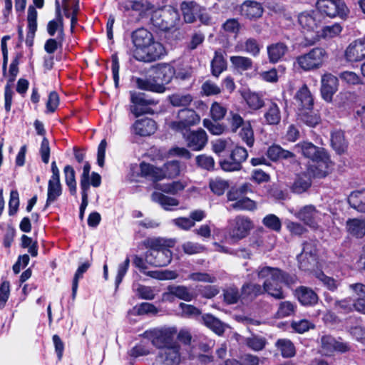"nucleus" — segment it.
Segmentation results:
<instances>
[{
    "label": "nucleus",
    "mask_w": 365,
    "mask_h": 365,
    "mask_svg": "<svg viewBox=\"0 0 365 365\" xmlns=\"http://www.w3.org/2000/svg\"><path fill=\"white\" fill-rule=\"evenodd\" d=\"M256 272L263 284L247 283L243 285L241 298L245 300H252L259 295L267 293L269 296L282 299L285 298L282 284L291 285L296 282V277L277 268L266 265L257 267Z\"/></svg>",
    "instance_id": "f257e3e1"
},
{
    "label": "nucleus",
    "mask_w": 365,
    "mask_h": 365,
    "mask_svg": "<svg viewBox=\"0 0 365 365\" xmlns=\"http://www.w3.org/2000/svg\"><path fill=\"white\" fill-rule=\"evenodd\" d=\"M294 150L312 160L313 165H310L309 173L314 176L323 178L332 170L334 165L324 148L317 147L312 143L303 142L297 144Z\"/></svg>",
    "instance_id": "f03ea898"
},
{
    "label": "nucleus",
    "mask_w": 365,
    "mask_h": 365,
    "mask_svg": "<svg viewBox=\"0 0 365 365\" xmlns=\"http://www.w3.org/2000/svg\"><path fill=\"white\" fill-rule=\"evenodd\" d=\"M175 241L173 239L162 237L148 238L145 245L148 249L145 254L147 263L155 267H164L172 260L170 247H174Z\"/></svg>",
    "instance_id": "7ed1b4c3"
},
{
    "label": "nucleus",
    "mask_w": 365,
    "mask_h": 365,
    "mask_svg": "<svg viewBox=\"0 0 365 365\" xmlns=\"http://www.w3.org/2000/svg\"><path fill=\"white\" fill-rule=\"evenodd\" d=\"M140 170L143 177L157 182L165 178H173L178 176L181 168L178 161L173 160L165 163L163 168H157L149 163H141Z\"/></svg>",
    "instance_id": "20e7f679"
},
{
    "label": "nucleus",
    "mask_w": 365,
    "mask_h": 365,
    "mask_svg": "<svg viewBox=\"0 0 365 365\" xmlns=\"http://www.w3.org/2000/svg\"><path fill=\"white\" fill-rule=\"evenodd\" d=\"M329 57L322 47H315L296 58L295 65L304 71L317 70L323 66Z\"/></svg>",
    "instance_id": "39448f33"
},
{
    "label": "nucleus",
    "mask_w": 365,
    "mask_h": 365,
    "mask_svg": "<svg viewBox=\"0 0 365 365\" xmlns=\"http://www.w3.org/2000/svg\"><path fill=\"white\" fill-rule=\"evenodd\" d=\"M177 329L175 327H164L147 330L143 336L150 341L151 344L158 349H164L174 344L175 341Z\"/></svg>",
    "instance_id": "423d86ee"
},
{
    "label": "nucleus",
    "mask_w": 365,
    "mask_h": 365,
    "mask_svg": "<svg viewBox=\"0 0 365 365\" xmlns=\"http://www.w3.org/2000/svg\"><path fill=\"white\" fill-rule=\"evenodd\" d=\"M319 13L314 11L302 12L298 16L299 24L302 27L305 38L310 43H314L319 39Z\"/></svg>",
    "instance_id": "0eeeda50"
},
{
    "label": "nucleus",
    "mask_w": 365,
    "mask_h": 365,
    "mask_svg": "<svg viewBox=\"0 0 365 365\" xmlns=\"http://www.w3.org/2000/svg\"><path fill=\"white\" fill-rule=\"evenodd\" d=\"M199 115L192 109H180L175 120L169 123L168 126L175 132L182 133L184 136L190 130V127L195 126L200 123Z\"/></svg>",
    "instance_id": "6e6552de"
},
{
    "label": "nucleus",
    "mask_w": 365,
    "mask_h": 365,
    "mask_svg": "<svg viewBox=\"0 0 365 365\" xmlns=\"http://www.w3.org/2000/svg\"><path fill=\"white\" fill-rule=\"evenodd\" d=\"M317 7L321 13L331 18H345L349 11L344 0H318Z\"/></svg>",
    "instance_id": "1a4fd4ad"
},
{
    "label": "nucleus",
    "mask_w": 365,
    "mask_h": 365,
    "mask_svg": "<svg viewBox=\"0 0 365 365\" xmlns=\"http://www.w3.org/2000/svg\"><path fill=\"white\" fill-rule=\"evenodd\" d=\"M252 221L247 217L237 216L230 222L229 235L234 240H240L252 229Z\"/></svg>",
    "instance_id": "9d476101"
},
{
    "label": "nucleus",
    "mask_w": 365,
    "mask_h": 365,
    "mask_svg": "<svg viewBox=\"0 0 365 365\" xmlns=\"http://www.w3.org/2000/svg\"><path fill=\"white\" fill-rule=\"evenodd\" d=\"M52 175L48 182V192L46 207L55 202L62 194V187L60 182V171L55 161L51 163Z\"/></svg>",
    "instance_id": "9b49d317"
},
{
    "label": "nucleus",
    "mask_w": 365,
    "mask_h": 365,
    "mask_svg": "<svg viewBox=\"0 0 365 365\" xmlns=\"http://www.w3.org/2000/svg\"><path fill=\"white\" fill-rule=\"evenodd\" d=\"M153 8V5L148 0H128L120 4V9L123 12L129 15H136L137 19L150 12Z\"/></svg>",
    "instance_id": "f8f14e48"
},
{
    "label": "nucleus",
    "mask_w": 365,
    "mask_h": 365,
    "mask_svg": "<svg viewBox=\"0 0 365 365\" xmlns=\"http://www.w3.org/2000/svg\"><path fill=\"white\" fill-rule=\"evenodd\" d=\"M248 156L247 151L242 147H236L231 153L229 159L220 162L221 168L225 171L232 172L240 170L242 168V163Z\"/></svg>",
    "instance_id": "ddd939ff"
},
{
    "label": "nucleus",
    "mask_w": 365,
    "mask_h": 365,
    "mask_svg": "<svg viewBox=\"0 0 365 365\" xmlns=\"http://www.w3.org/2000/svg\"><path fill=\"white\" fill-rule=\"evenodd\" d=\"M317 242L309 240L303 244L302 252L297 256L301 269L309 270L316 262Z\"/></svg>",
    "instance_id": "4468645a"
},
{
    "label": "nucleus",
    "mask_w": 365,
    "mask_h": 365,
    "mask_svg": "<svg viewBox=\"0 0 365 365\" xmlns=\"http://www.w3.org/2000/svg\"><path fill=\"white\" fill-rule=\"evenodd\" d=\"M346 61L356 63L365 58V36L351 42L344 51Z\"/></svg>",
    "instance_id": "2eb2a0df"
},
{
    "label": "nucleus",
    "mask_w": 365,
    "mask_h": 365,
    "mask_svg": "<svg viewBox=\"0 0 365 365\" xmlns=\"http://www.w3.org/2000/svg\"><path fill=\"white\" fill-rule=\"evenodd\" d=\"M130 100L133 103L130 106V112L135 117L149 113V108L147 106L157 103L153 99L147 98L142 93L130 92Z\"/></svg>",
    "instance_id": "dca6fc26"
},
{
    "label": "nucleus",
    "mask_w": 365,
    "mask_h": 365,
    "mask_svg": "<svg viewBox=\"0 0 365 365\" xmlns=\"http://www.w3.org/2000/svg\"><path fill=\"white\" fill-rule=\"evenodd\" d=\"M143 50L136 60L143 62H152L158 60L166 53L164 46L154 39Z\"/></svg>",
    "instance_id": "f3484780"
},
{
    "label": "nucleus",
    "mask_w": 365,
    "mask_h": 365,
    "mask_svg": "<svg viewBox=\"0 0 365 365\" xmlns=\"http://www.w3.org/2000/svg\"><path fill=\"white\" fill-rule=\"evenodd\" d=\"M339 79L331 73H325L321 79V95L322 98L330 103L332 101L334 95L338 91Z\"/></svg>",
    "instance_id": "a211bd4d"
},
{
    "label": "nucleus",
    "mask_w": 365,
    "mask_h": 365,
    "mask_svg": "<svg viewBox=\"0 0 365 365\" xmlns=\"http://www.w3.org/2000/svg\"><path fill=\"white\" fill-rule=\"evenodd\" d=\"M132 41L135 46L133 56L136 59L138 55L141 53L146 46L152 43L154 39L152 33L144 28L136 29L132 33Z\"/></svg>",
    "instance_id": "6ab92c4d"
},
{
    "label": "nucleus",
    "mask_w": 365,
    "mask_h": 365,
    "mask_svg": "<svg viewBox=\"0 0 365 365\" xmlns=\"http://www.w3.org/2000/svg\"><path fill=\"white\" fill-rule=\"evenodd\" d=\"M289 211L299 220L312 228H316L317 221L320 219L321 213L313 205H306L297 212Z\"/></svg>",
    "instance_id": "aec40b11"
},
{
    "label": "nucleus",
    "mask_w": 365,
    "mask_h": 365,
    "mask_svg": "<svg viewBox=\"0 0 365 365\" xmlns=\"http://www.w3.org/2000/svg\"><path fill=\"white\" fill-rule=\"evenodd\" d=\"M321 346L324 354H329L334 351L345 353L350 350L348 343L337 341L329 335L323 336L321 338Z\"/></svg>",
    "instance_id": "412c9836"
},
{
    "label": "nucleus",
    "mask_w": 365,
    "mask_h": 365,
    "mask_svg": "<svg viewBox=\"0 0 365 365\" xmlns=\"http://www.w3.org/2000/svg\"><path fill=\"white\" fill-rule=\"evenodd\" d=\"M175 297L190 302L194 298V294L188 288L182 285H172L168 287V292L163 293V299L172 302Z\"/></svg>",
    "instance_id": "4be33fe9"
},
{
    "label": "nucleus",
    "mask_w": 365,
    "mask_h": 365,
    "mask_svg": "<svg viewBox=\"0 0 365 365\" xmlns=\"http://www.w3.org/2000/svg\"><path fill=\"white\" fill-rule=\"evenodd\" d=\"M181 356L178 344H174L162 349L158 356V361L163 365H178Z\"/></svg>",
    "instance_id": "5701e85b"
},
{
    "label": "nucleus",
    "mask_w": 365,
    "mask_h": 365,
    "mask_svg": "<svg viewBox=\"0 0 365 365\" xmlns=\"http://www.w3.org/2000/svg\"><path fill=\"white\" fill-rule=\"evenodd\" d=\"M132 131L140 136H149L157 130L156 123L151 118H145L137 120L132 125Z\"/></svg>",
    "instance_id": "b1692460"
},
{
    "label": "nucleus",
    "mask_w": 365,
    "mask_h": 365,
    "mask_svg": "<svg viewBox=\"0 0 365 365\" xmlns=\"http://www.w3.org/2000/svg\"><path fill=\"white\" fill-rule=\"evenodd\" d=\"M236 52H245L254 57L259 56L261 51V46L258 41L254 38H247L239 41L235 46Z\"/></svg>",
    "instance_id": "393cba45"
},
{
    "label": "nucleus",
    "mask_w": 365,
    "mask_h": 365,
    "mask_svg": "<svg viewBox=\"0 0 365 365\" xmlns=\"http://www.w3.org/2000/svg\"><path fill=\"white\" fill-rule=\"evenodd\" d=\"M185 138L188 147L195 151L202 150L207 142V134L202 129L190 132Z\"/></svg>",
    "instance_id": "a878e982"
},
{
    "label": "nucleus",
    "mask_w": 365,
    "mask_h": 365,
    "mask_svg": "<svg viewBox=\"0 0 365 365\" xmlns=\"http://www.w3.org/2000/svg\"><path fill=\"white\" fill-rule=\"evenodd\" d=\"M175 75V68L170 64H160L154 69L153 76L156 81L163 86L169 83Z\"/></svg>",
    "instance_id": "bb28decb"
},
{
    "label": "nucleus",
    "mask_w": 365,
    "mask_h": 365,
    "mask_svg": "<svg viewBox=\"0 0 365 365\" xmlns=\"http://www.w3.org/2000/svg\"><path fill=\"white\" fill-rule=\"evenodd\" d=\"M241 15L249 19L259 18L263 14V7L259 2L245 1L240 7Z\"/></svg>",
    "instance_id": "cd10ccee"
},
{
    "label": "nucleus",
    "mask_w": 365,
    "mask_h": 365,
    "mask_svg": "<svg viewBox=\"0 0 365 365\" xmlns=\"http://www.w3.org/2000/svg\"><path fill=\"white\" fill-rule=\"evenodd\" d=\"M300 110H312L314 105V99L307 85H303L295 95Z\"/></svg>",
    "instance_id": "c85d7f7f"
},
{
    "label": "nucleus",
    "mask_w": 365,
    "mask_h": 365,
    "mask_svg": "<svg viewBox=\"0 0 365 365\" xmlns=\"http://www.w3.org/2000/svg\"><path fill=\"white\" fill-rule=\"evenodd\" d=\"M295 294L299 302L304 306H313L319 299L318 295L312 289L304 286L297 288Z\"/></svg>",
    "instance_id": "c756f323"
},
{
    "label": "nucleus",
    "mask_w": 365,
    "mask_h": 365,
    "mask_svg": "<svg viewBox=\"0 0 365 365\" xmlns=\"http://www.w3.org/2000/svg\"><path fill=\"white\" fill-rule=\"evenodd\" d=\"M27 22L28 31L26 43L27 46H31L37 30V11L33 6H29L28 9Z\"/></svg>",
    "instance_id": "7c9ffc66"
},
{
    "label": "nucleus",
    "mask_w": 365,
    "mask_h": 365,
    "mask_svg": "<svg viewBox=\"0 0 365 365\" xmlns=\"http://www.w3.org/2000/svg\"><path fill=\"white\" fill-rule=\"evenodd\" d=\"M263 116L264 124L269 125H278L281 121V110L279 106L275 102H270L267 106Z\"/></svg>",
    "instance_id": "2f4dec72"
},
{
    "label": "nucleus",
    "mask_w": 365,
    "mask_h": 365,
    "mask_svg": "<svg viewBox=\"0 0 365 365\" xmlns=\"http://www.w3.org/2000/svg\"><path fill=\"white\" fill-rule=\"evenodd\" d=\"M288 47L282 42L272 43L267 47L269 61L271 63L279 62L287 53Z\"/></svg>",
    "instance_id": "473e14b6"
},
{
    "label": "nucleus",
    "mask_w": 365,
    "mask_h": 365,
    "mask_svg": "<svg viewBox=\"0 0 365 365\" xmlns=\"http://www.w3.org/2000/svg\"><path fill=\"white\" fill-rule=\"evenodd\" d=\"M136 86L145 91H149L156 93H163L165 91V87L160 84L159 82H157L154 76L151 78H137L135 79Z\"/></svg>",
    "instance_id": "72a5a7b5"
},
{
    "label": "nucleus",
    "mask_w": 365,
    "mask_h": 365,
    "mask_svg": "<svg viewBox=\"0 0 365 365\" xmlns=\"http://www.w3.org/2000/svg\"><path fill=\"white\" fill-rule=\"evenodd\" d=\"M181 10L185 21L192 23L198 17L199 13L201 12V6L194 1L182 2Z\"/></svg>",
    "instance_id": "f704fd0d"
},
{
    "label": "nucleus",
    "mask_w": 365,
    "mask_h": 365,
    "mask_svg": "<svg viewBox=\"0 0 365 365\" xmlns=\"http://www.w3.org/2000/svg\"><path fill=\"white\" fill-rule=\"evenodd\" d=\"M47 32L51 36L65 38L63 17L59 11L56 17L48 23Z\"/></svg>",
    "instance_id": "c9c22d12"
},
{
    "label": "nucleus",
    "mask_w": 365,
    "mask_h": 365,
    "mask_svg": "<svg viewBox=\"0 0 365 365\" xmlns=\"http://www.w3.org/2000/svg\"><path fill=\"white\" fill-rule=\"evenodd\" d=\"M311 184L312 180L310 173H304L297 175L291 189L293 192L301 194L307 191L311 186Z\"/></svg>",
    "instance_id": "e433bc0d"
},
{
    "label": "nucleus",
    "mask_w": 365,
    "mask_h": 365,
    "mask_svg": "<svg viewBox=\"0 0 365 365\" xmlns=\"http://www.w3.org/2000/svg\"><path fill=\"white\" fill-rule=\"evenodd\" d=\"M348 232L357 238L365 235V220L357 218L349 219L346 222Z\"/></svg>",
    "instance_id": "4c0bfd02"
},
{
    "label": "nucleus",
    "mask_w": 365,
    "mask_h": 365,
    "mask_svg": "<svg viewBox=\"0 0 365 365\" xmlns=\"http://www.w3.org/2000/svg\"><path fill=\"white\" fill-rule=\"evenodd\" d=\"M348 202L354 209L365 212V190L352 192L348 197Z\"/></svg>",
    "instance_id": "58836bf2"
},
{
    "label": "nucleus",
    "mask_w": 365,
    "mask_h": 365,
    "mask_svg": "<svg viewBox=\"0 0 365 365\" xmlns=\"http://www.w3.org/2000/svg\"><path fill=\"white\" fill-rule=\"evenodd\" d=\"M152 200L159 203L166 210H171L173 207L179 205V201L177 199L166 196L158 192L152 194Z\"/></svg>",
    "instance_id": "ea45409f"
},
{
    "label": "nucleus",
    "mask_w": 365,
    "mask_h": 365,
    "mask_svg": "<svg viewBox=\"0 0 365 365\" xmlns=\"http://www.w3.org/2000/svg\"><path fill=\"white\" fill-rule=\"evenodd\" d=\"M212 75L218 77L227 68V62L221 51H216L211 62Z\"/></svg>",
    "instance_id": "a19ab883"
},
{
    "label": "nucleus",
    "mask_w": 365,
    "mask_h": 365,
    "mask_svg": "<svg viewBox=\"0 0 365 365\" xmlns=\"http://www.w3.org/2000/svg\"><path fill=\"white\" fill-rule=\"evenodd\" d=\"M230 62L235 69L241 72L252 69L253 66V61L250 58L242 56H231Z\"/></svg>",
    "instance_id": "79ce46f5"
},
{
    "label": "nucleus",
    "mask_w": 365,
    "mask_h": 365,
    "mask_svg": "<svg viewBox=\"0 0 365 365\" xmlns=\"http://www.w3.org/2000/svg\"><path fill=\"white\" fill-rule=\"evenodd\" d=\"M267 155L269 159L276 161L279 158L288 159L294 157V154L289 150H284L277 145L270 146L267 152Z\"/></svg>",
    "instance_id": "37998d69"
},
{
    "label": "nucleus",
    "mask_w": 365,
    "mask_h": 365,
    "mask_svg": "<svg viewBox=\"0 0 365 365\" xmlns=\"http://www.w3.org/2000/svg\"><path fill=\"white\" fill-rule=\"evenodd\" d=\"M331 143L332 148L339 154L344 153L346 148V142L341 130H336L331 133Z\"/></svg>",
    "instance_id": "c03bdc74"
},
{
    "label": "nucleus",
    "mask_w": 365,
    "mask_h": 365,
    "mask_svg": "<svg viewBox=\"0 0 365 365\" xmlns=\"http://www.w3.org/2000/svg\"><path fill=\"white\" fill-rule=\"evenodd\" d=\"M204 324L212 329L218 335L222 334L225 331L223 324L217 318L211 314H205L202 317Z\"/></svg>",
    "instance_id": "a18cd8bd"
},
{
    "label": "nucleus",
    "mask_w": 365,
    "mask_h": 365,
    "mask_svg": "<svg viewBox=\"0 0 365 365\" xmlns=\"http://www.w3.org/2000/svg\"><path fill=\"white\" fill-rule=\"evenodd\" d=\"M276 346L280 351L282 356L284 358H290L295 355V347L293 343L289 339H278L276 342Z\"/></svg>",
    "instance_id": "49530a36"
},
{
    "label": "nucleus",
    "mask_w": 365,
    "mask_h": 365,
    "mask_svg": "<svg viewBox=\"0 0 365 365\" xmlns=\"http://www.w3.org/2000/svg\"><path fill=\"white\" fill-rule=\"evenodd\" d=\"M186 187V184L181 181H174L170 183L156 184L155 188L161 190L163 192L175 195L182 191Z\"/></svg>",
    "instance_id": "de8ad7c7"
},
{
    "label": "nucleus",
    "mask_w": 365,
    "mask_h": 365,
    "mask_svg": "<svg viewBox=\"0 0 365 365\" xmlns=\"http://www.w3.org/2000/svg\"><path fill=\"white\" fill-rule=\"evenodd\" d=\"M242 96L249 108L252 110H258L264 106L262 97L256 93L247 91Z\"/></svg>",
    "instance_id": "09e8293b"
},
{
    "label": "nucleus",
    "mask_w": 365,
    "mask_h": 365,
    "mask_svg": "<svg viewBox=\"0 0 365 365\" xmlns=\"http://www.w3.org/2000/svg\"><path fill=\"white\" fill-rule=\"evenodd\" d=\"M298 115L303 123L310 127L316 126L320 121V117L312 110H300Z\"/></svg>",
    "instance_id": "8fccbe9b"
},
{
    "label": "nucleus",
    "mask_w": 365,
    "mask_h": 365,
    "mask_svg": "<svg viewBox=\"0 0 365 365\" xmlns=\"http://www.w3.org/2000/svg\"><path fill=\"white\" fill-rule=\"evenodd\" d=\"M340 80L348 86H356L363 83L362 78L354 71H345L339 75Z\"/></svg>",
    "instance_id": "3c124183"
},
{
    "label": "nucleus",
    "mask_w": 365,
    "mask_h": 365,
    "mask_svg": "<svg viewBox=\"0 0 365 365\" xmlns=\"http://www.w3.org/2000/svg\"><path fill=\"white\" fill-rule=\"evenodd\" d=\"M63 173L65 175V181L68 187L69 191L71 195L76 194V181L75 177V170L71 165L64 167Z\"/></svg>",
    "instance_id": "603ef678"
},
{
    "label": "nucleus",
    "mask_w": 365,
    "mask_h": 365,
    "mask_svg": "<svg viewBox=\"0 0 365 365\" xmlns=\"http://www.w3.org/2000/svg\"><path fill=\"white\" fill-rule=\"evenodd\" d=\"M356 300L345 298L334 302V309L341 313H349L355 310Z\"/></svg>",
    "instance_id": "864d4df0"
},
{
    "label": "nucleus",
    "mask_w": 365,
    "mask_h": 365,
    "mask_svg": "<svg viewBox=\"0 0 365 365\" xmlns=\"http://www.w3.org/2000/svg\"><path fill=\"white\" fill-rule=\"evenodd\" d=\"M170 103L175 107L187 106L192 101L190 94L175 93L169 97Z\"/></svg>",
    "instance_id": "5fc2aeb1"
},
{
    "label": "nucleus",
    "mask_w": 365,
    "mask_h": 365,
    "mask_svg": "<svg viewBox=\"0 0 365 365\" xmlns=\"http://www.w3.org/2000/svg\"><path fill=\"white\" fill-rule=\"evenodd\" d=\"M315 276L325 287L331 292L336 291L339 286V281H337L331 277L327 276L322 272H317Z\"/></svg>",
    "instance_id": "6e6d98bb"
},
{
    "label": "nucleus",
    "mask_w": 365,
    "mask_h": 365,
    "mask_svg": "<svg viewBox=\"0 0 365 365\" xmlns=\"http://www.w3.org/2000/svg\"><path fill=\"white\" fill-rule=\"evenodd\" d=\"M256 208V204L255 201L250 200L248 197H241L237 202L232 203L229 210H253Z\"/></svg>",
    "instance_id": "4d7b16f0"
},
{
    "label": "nucleus",
    "mask_w": 365,
    "mask_h": 365,
    "mask_svg": "<svg viewBox=\"0 0 365 365\" xmlns=\"http://www.w3.org/2000/svg\"><path fill=\"white\" fill-rule=\"evenodd\" d=\"M296 306L289 301H284L279 304L276 315L278 318L289 317L294 313Z\"/></svg>",
    "instance_id": "13d9d810"
},
{
    "label": "nucleus",
    "mask_w": 365,
    "mask_h": 365,
    "mask_svg": "<svg viewBox=\"0 0 365 365\" xmlns=\"http://www.w3.org/2000/svg\"><path fill=\"white\" fill-rule=\"evenodd\" d=\"M91 266L90 262H86L83 263L81 265H80L76 270V272L74 275L73 284H72V296L73 298H75L78 286V281L80 279L83 277V274L88 270L89 267Z\"/></svg>",
    "instance_id": "bf43d9fd"
},
{
    "label": "nucleus",
    "mask_w": 365,
    "mask_h": 365,
    "mask_svg": "<svg viewBox=\"0 0 365 365\" xmlns=\"http://www.w3.org/2000/svg\"><path fill=\"white\" fill-rule=\"evenodd\" d=\"M263 225L275 232H279L281 230L282 227V222L281 220L278 217H277L274 214H269L266 215L263 220H262Z\"/></svg>",
    "instance_id": "052dcab7"
},
{
    "label": "nucleus",
    "mask_w": 365,
    "mask_h": 365,
    "mask_svg": "<svg viewBox=\"0 0 365 365\" xmlns=\"http://www.w3.org/2000/svg\"><path fill=\"white\" fill-rule=\"evenodd\" d=\"M341 31L342 26L339 24L336 23L330 26H324L322 30V34H319V37L331 38L339 36Z\"/></svg>",
    "instance_id": "680f3d73"
},
{
    "label": "nucleus",
    "mask_w": 365,
    "mask_h": 365,
    "mask_svg": "<svg viewBox=\"0 0 365 365\" xmlns=\"http://www.w3.org/2000/svg\"><path fill=\"white\" fill-rule=\"evenodd\" d=\"M228 182L220 178H215L210 182L211 190L217 195H222L228 188Z\"/></svg>",
    "instance_id": "e2e57ef3"
},
{
    "label": "nucleus",
    "mask_w": 365,
    "mask_h": 365,
    "mask_svg": "<svg viewBox=\"0 0 365 365\" xmlns=\"http://www.w3.org/2000/svg\"><path fill=\"white\" fill-rule=\"evenodd\" d=\"M135 292L138 297L143 299L152 300L155 297V290L151 287L138 284Z\"/></svg>",
    "instance_id": "0e129e2a"
},
{
    "label": "nucleus",
    "mask_w": 365,
    "mask_h": 365,
    "mask_svg": "<svg viewBox=\"0 0 365 365\" xmlns=\"http://www.w3.org/2000/svg\"><path fill=\"white\" fill-rule=\"evenodd\" d=\"M227 110V109L225 106L220 103L214 102L210 108V115L214 120H220L224 118Z\"/></svg>",
    "instance_id": "69168bd1"
},
{
    "label": "nucleus",
    "mask_w": 365,
    "mask_h": 365,
    "mask_svg": "<svg viewBox=\"0 0 365 365\" xmlns=\"http://www.w3.org/2000/svg\"><path fill=\"white\" fill-rule=\"evenodd\" d=\"M134 309L138 315H156L159 312V309L155 305L148 302L140 304Z\"/></svg>",
    "instance_id": "338daca9"
},
{
    "label": "nucleus",
    "mask_w": 365,
    "mask_h": 365,
    "mask_svg": "<svg viewBox=\"0 0 365 365\" xmlns=\"http://www.w3.org/2000/svg\"><path fill=\"white\" fill-rule=\"evenodd\" d=\"M240 136L246 144L252 147L254 144V133L250 123H247L241 129Z\"/></svg>",
    "instance_id": "774afa93"
}]
</instances>
